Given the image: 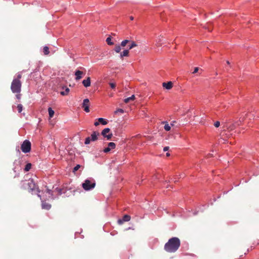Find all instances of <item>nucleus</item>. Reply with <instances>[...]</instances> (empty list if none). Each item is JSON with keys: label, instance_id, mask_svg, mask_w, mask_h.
<instances>
[{"label": "nucleus", "instance_id": "f257e3e1", "mask_svg": "<svg viewBox=\"0 0 259 259\" xmlns=\"http://www.w3.org/2000/svg\"><path fill=\"white\" fill-rule=\"evenodd\" d=\"M21 184L22 188L28 190L29 192L32 194L37 195L41 199L40 190L38 185L34 182L32 179L21 181Z\"/></svg>", "mask_w": 259, "mask_h": 259}, {"label": "nucleus", "instance_id": "f03ea898", "mask_svg": "<svg viewBox=\"0 0 259 259\" xmlns=\"http://www.w3.org/2000/svg\"><path fill=\"white\" fill-rule=\"evenodd\" d=\"M180 245V240L178 238L172 237L165 244L164 248L168 252H174L178 249Z\"/></svg>", "mask_w": 259, "mask_h": 259}, {"label": "nucleus", "instance_id": "7ed1b4c3", "mask_svg": "<svg viewBox=\"0 0 259 259\" xmlns=\"http://www.w3.org/2000/svg\"><path fill=\"white\" fill-rule=\"evenodd\" d=\"M21 78V72H19L16 74V77L12 80L11 85V90L13 93H20L21 92L22 82L20 79Z\"/></svg>", "mask_w": 259, "mask_h": 259}, {"label": "nucleus", "instance_id": "20e7f679", "mask_svg": "<svg viewBox=\"0 0 259 259\" xmlns=\"http://www.w3.org/2000/svg\"><path fill=\"white\" fill-rule=\"evenodd\" d=\"M53 189L54 191L55 198L62 195V194H66V195L67 196V192L68 191H69L71 193H74L76 191L74 188L69 186H63L61 188L59 187L54 188V186H53Z\"/></svg>", "mask_w": 259, "mask_h": 259}, {"label": "nucleus", "instance_id": "39448f33", "mask_svg": "<svg viewBox=\"0 0 259 259\" xmlns=\"http://www.w3.org/2000/svg\"><path fill=\"white\" fill-rule=\"evenodd\" d=\"M96 186L95 181L93 179H86L82 184L83 189L85 191H90Z\"/></svg>", "mask_w": 259, "mask_h": 259}, {"label": "nucleus", "instance_id": "423d86ee", "mask_svg": "<svg viewBox=\"0 0 259 259\" xmlns=\"http://www.w3.org/2000/svg\"><path fill=\"white\" fill-rule=\"evenodd\" d=\"M21 149L24 153L30 152L31 149V142L28 140H24L21 145Z\"/></svg>", "mask_w": 259, "mask_h": 259}, {"label": "nucleus", "instance_id": "0eeeda50", "mask_svg": "<svg viewBox=\"0 0 259 259\" xmlns=\"http://www.w3.org/2000/svg\"><path fill=\"white\" fill-rule=\"evenodd\" d=\"M110 131V129L109 128H104L101 132V135L104 137V138H106L107 140H110L113 136L112 133L107 134L109 133Z\"/></svg>", "mask_w": 259, "mask_h": 259}, {"label": "nucleus", "instance_id": "6e6552de", "mask_svg": "<svg viewBox=\"0 0 259 259\" xmlns=\"http://www.w3.org/2000/svg\"><path fill=\"white\" fill-rule=\"evenodd\" d=\"M82 107L85 112H90V101L89 99L87 98L83 100Z\"/></svg>", "mask_w": 259, "mask_h": 259}, {"label": "nucleus", "instance_id": "1a4fd4ad", "mask_svg": "<svg viewBox=\"0 0 259 259\" xmlns=\"http://www.w3.org/2000/svg\"><path fill=\"white\" fill-rule=\"evenodd\" d=\"M116 144L113 142H109L108 144V147L104 149L103 152L105 153H109L112 149H115Z\"/></svg>", "mask_w": 259, "mask_h": 259}, {"label": "nucleus", "instance_id": "9d476101", "mask_svg": "<svg viewBox=\"0 0 259 259\" xmlns=\"http://www.w3.org/2000/svg\"><path fill=\"white\" fill-rule=\"evenodd\" d=\"M241 123H242V121H241L240 120H238V121L235 122L234 123H233L230 124L228 126V129L229 131H232L234 130L237 126L240 125L241 124Z\"/></svg>", "mask_w": 259, "mask_h": 259}, {"label": "nucleus", "instance_id": "9b49d317", "mask_svg": "<svg viewBox=\"0 0 259 259\" xmlns=\"http://www.w3.org/2000/svg\"><path fill=\"white\" fill-rule=\"evenodd\" d=\"M131 216L128 214H124L121 219H119L118 220L117 222L119 225H121L123 224L124 222H128L131 220Z\"/></svg>", "mask_w": 259, "mask_h": 259}, {"label": "nucleus", "instance_id": "f8f14e48", "mask_svg": "<svg viewBox=\"0 0 259 259\" xmlns=\"http://www.w3.org/2000/svg\"><path fill=\"white\" fill-rule=\"evenodd\" d=\"M83 74V72L79 70H76L74 72L75 76V79L76 80H79L82 78V75Z\"/></svg>", "mask_w": 259, "mask_h": 259}, {"label": "nucleus", "instance_id": "ddd939ff", "mask_svg": "<svg viewBox=\"0 0 259 259\" xmlns=\"http://www.w3.org/2000/svg\"><path fill=\"white\" fill-rule=\"evenodd\" d=\"M45 192L48 194L49 195V198L51 199H54L55 198V195H54V191H53V189H49L46 186V189L45 190Z\"/></svg>", "mask_w": 259, "mask_h": 259}, {"label": "nucleus", "instance_id": "4468645a", "mask_svg": "<svg viewBox=\"0 0 259 259\" xmlns=\"http://www.w3.org/2000/svg\"><path fill=\"white\" fill-rule=\"evenodd\" d=\"M162 87L167 90H170L172 88L173 83L170 81H167L166 82H164L162 83Z\"/></svg>", "mask_w": 259, "mask_h": 259}, {"label": "nucleus", "instance_id": "2eb2a0df", "mask_svg": "<svg viewBox=\"0 0 259 259\" xmlns=\"http://www.w3.org/2000/svg\"><path fill=\"white\" fill-rule=\"evenodd\" d=\"M41 207L42 209L49 210L51 208V205L44 200L41 201Z\"/></svg>", "mask_w": 259, "mask_h": 259}, {"label": "nucleus", "instance_id": "dca6fc26", "mask_svg": "<svg viewBox=\"0 0 259 259\" xmlns=\"http://www.w3.org/2000/svg\"><path fill=\"white\" fill-rule=\"evenodd\" d=\"M100 134L98 132L94 131L91 134V139L92 141H96L98 140V136Z\"/></svg>", "mask_w": 259, "mask_h": 259}, {"label": "nucleus", "instance_id": "f3484780", "mask_svg": "<svg viewBox=\"0 0 259 259\" xmlns=\"http://www.w3.org/2000/svg\"><path fill=\"white\" fill-rule=\"evenodd\" d=\"M82 83L84 87H89L91 85V78L88 77L86 79L83 80Z\"/></svg>", "mask_w": 259, "mask_h": 259}, {"label": "nucleus", "instance_id": "a211bd4d", "mask_svg": "<svg viewBox=\"0 0 259 259\" xmlns=\"http://www.w3.org/2000/svg\"><path fill=\"white\" fill-rule=\"evenodd\" d=\"M62 89H65L64 91H61L60 92V94L62 96H66L69 94V92L70 91L69 89L66 86H63L62 87Z\"/></svg>", "mask_w": 259, "mask_h": 259}, {"label": "nucleus", "instance_id": "6ab92c4d", "mask_svg": "<svg viewBox=\"0 0 259 259\" xmlns=\"http://www.w3.org/2000/svg\"><path fill=\"white\" fill-rule=\"evenodd\" d=\"M129 56V50L127 49L124 50L120 54V58L122 59L123 57H128Z\"/></svg>", "mask_w": 259, "mask_h": 259}, {"label": "nucleus", "instance_id": "aec40b11", "mask_svg": "<svg viewBox=\"0 0 259 259\" xmlns=\"http://www.w3.org/2000/svg\"><path fill=\"white\" fill-rule=\"evenodd\" d=\"M97 120L99 121V123L102 124V125H106L108 123V121L107 119L100 117L97 119Z\"/></svg>", "mask_w": 259, "mask_h": 259}, {"label": "nucleus", "instance_id": "412c9836", "mask_svg": "<svg viewBox=\"0 0 259 259\" xmlns=\"http://www.w3.org/2000/svg\"><path fill=\"white\" fill-rule=\"evenodd\" d=\"M162 123L163 124H165L164 126V129L165 130V131H166V132H168L170 130L171 126L168 124L167 121H163Z\"/></svg>", "mask_w": 259, "mask_h": 259}, {"label": "nucleus", "instance_id": "4be33fe9", "mask_svg": "<svg viewBox=\"0 0 259 259\" xmlns=\"http://www.w3.org/2000/svg\"><path fill=\"white\" fill-rule=\"evenodd\" d=\"M130 42H131V44L130 45H128V47H127V48L129 50H131L133 48L137 46V44H136V42L135 41H131Z\"/></svg>", "mask_w": 259, "mask_h": 259}, {"label": "nucleus", "instance_id": "5701e85b", "mask_svg": "<svg viewBox=\"0 0 259 259\" xmlns=\"http://www.w3.org/2000/svg\"><path fill=\"white\" fill-rule=\"evenodd\" d=\"M48 112H49V118H52L54 115L55 112L52 109V108L51 107L48 108Z\"/></svg>", "mask_w": 259, "mask_h": 259}, {"label": "nucleus", "instance_id": "b1692460", "mask_svg": "<svg viewBox=\"0 0 259 259\" xmlns=\"http://www.w3.org/2000/svg\"><path fill=\"white\" fill-rule=\"evenodd\" d=\"M32 166V164L31 163H28L26 164L25 166V167L24 168V171L25 172H27L30 170Z\"/></svg>", "mask_w": 259, "mask_h": 259}, {"label": "nucleus", "instance_id": "393cba45", "mask_svg": "<svg viewBox=\"0 0 259 259\" xmlns=\"http://www.w3.org/2000/svg\"><path fill=\"white\" fill-rule=\"evenodd\" d=\"M106 41L107 44L109 46L114 45V42L112 41V37L110 36L106 38Z\"/></svg>", "mask_w": 259, "mask_h": 259}, {"label": "nucleus", "instance_id": "a878e982", "mask_svg": "<svg viewBox=\"0 0 259 259\" xmlns=\"http://www.w3.org/2000/svg\"><path fill=\"white\" fill-rule=\"evenodd\" d=\"M135 99V96L134 95H133L131 97L127 98L124 100V102L125 103H127L130 101L132 100L134 101Z\"/></svg>", "mask_w": 259, "mask_h": 259}, {"label": "nucleus", "instance_id": "bb28decb", "mask_svg": "<svg viewBox=\"0 0 259 259\" xmlns=\"http://www.w3.org/2000/svg\"><path fill=\"white\" fill-rule=\"evenodd\" d=\"M131 42V40L128 39H124L123 41H121L120 44V46L121 47H125L127 44L130 43Z\"/></svg>", "mask_w": 259, "mask_h": 259}, {"label": "nucleus", "instance_id": "cd10ccee", "mask_svg": "<svg viewBox=\"0 0 259 259\" xmlns=\"http://www.w3.org/2000/svg\"><path fill=\"white\" fill-rule=\"evenodd\" d=\"M161 177V175L158 172H156L152 177L153 180L159 179Z\"/></svg>", "mask_w": 259, "mask_h": 259}, {"label": "nucleus", "instance_id": "c85d7f7f", "mask_svg": "<svg viewBox=\"0 0 259 259\" xmlns=\"http://www.w3.org/2000/svg\"><path fill=\"white\" fill-rule=\"evenodd\" d=\"M43 52L46 55L49 54L50 51L49 47L47 46H45L43 49Z\"/></svg>", "mask_w": 259, "mask_h": 259}, {"label": "nucleus", "instance_id": "c756f323", "mask_svg": "<svg viewBox=\"0 0 259 259\" xmlns=\"http://www.w3.org/2000/svg\"><path fill=\"white\" fill-rule=\"evenodd\" d=\"M114 50L116 53H120L121 51V46L119 45H116L114 49Z\"/></svg>", "mask_w": 259, "mask_h": 259}, {"label": "nucleus", "instance_id": "7c9ffc66", "mask_svg": "<svg viewBox=\"0 0 259 259\" xmlns=\"http://www.w3.org/2000/svg\"><path fill=\"white\" fill-rule=\"evenodd\" d=\"M199 67H195V68H194V71H193V72H192V73H193V74H195V73H196L198 72L199 71ZM200 72H199V74H201V73H202V69H200Z\"/></svg>", "mask_w": 259, "mask_h": 259}, {"label": "nucleus", "instance_id": "2f4dec72", "mask_svg": "<svg viewBox=\"0 0 259 259\" xmlns=\"http://www.w3.org/2000/svg\"><path fill=\"white\" fill-rule=\"evenodd\" d=\"M18 113H21L23 110V106L22 104H19L17 106Z\"/></svg>", "mask_w": 259, "mask_h": 259}, {"label": "nucleus", "instance_id": "473e14b6", "mask_svg": "<svg viewBox=\"0 0 259 259\" xmlns=\"http://www.w3.org/2000/svg\"><path fill=\"white\" fill-rule=\"evenodd\" d=\"M81 165L80 164H77L73 169L72 172L75 173L76 171H77L80 167Z\"/></svg>", "mask_w": 259, "mask_h": 259}, {"label": "nucleus", "instance_id": "72a5a7b5", "mask_svg": "<svg viewBox=\"0 0 259 259\" xmlns=\"http://www.w3.org/2000/svg\"><path fill=\"white\" fill-rule=\"evenodd\" d=\"M91 141L92 140H91V138L90 137H88L86 138L85 139V141H84V144H85V145L89 144Z\"/></svg>", "mask_w": 259, "mask_h": 259}, {"label": "nucleus", "instance_id": "f704fd0d", "mask_svg": "<svg viewBox=\"0 0 259 259\" xmlns=\"http://www.w3.org/2000/svg\"><path fill=\"white\" fill-rule=\"evenodd\" d=\"M118 112L120 113H123L124 112V111L123 109L121 108H118L114 112L115 114H117Z\"/></svg>", "mask_w": 259, "mask_h": 259}, {"label": "nucleus", "instance_id": "c9c22d12", "mask_svg": "<svg viewBox=\"0 0 259 259\" xmlns=\"http://www.w3.org/2000/svg\"><path fill=\"white\" fill-rule=\"evenodd\" d=\"M109 84L110 88L112 89H114L116 86V84L115 82H109Z\"/></svg>", "mask_w": 259, "mask_h": 259}, {"label": "nucleus", "instance_id": "e433bc0d", "mask_svg": "<svg viewBox=\"0 0 259 259\" xmlns=\"http://www.w3.org/2000/svg\"><path fill=\"white\" fill-rule=\"evenodd\" d=\"M220 125V122L219 121H217L214 123V126L215 127H218Z\"/></svg>", "mask_w": 259, "mask_h": 259}, {"label": "nucleus", "instance_id": "4c0bfd02", "mask_svg": "<svg viewBox=\"0 0 259 259\" xmlns=\"http://www.w3.org/2000/svg\"><path fill=\"white\" fill-rule=\"evenodd\" d=\"M16 98L19 100L21 99V94L20 93H16Z\"/></svg>", "mask_w": 259, "mask_h": 259}, {"label": "nucleus", "instance_id": "58836bf2", "mask_svg": "<svg viewBox=\"0 0 259 259\" xmlns=\"http://www.w3.org/2000/svg\"><path fill=\"white\" fill-rule=\"evenodd\" d=\"M168 150H169V147L168 146L164 147V148H163V151H167Z\"/></svg>", "mask_w": 259, "mask_h": 259}, {"label": "nucleus", "instance_id": "ea45409f", "mask_svg": "<svg viewBox=\"0 0 259 259\" xmlns=\"http://www.w3.org/2000/svg\"><path fill=\"white\" fill-rule=\"evenodd\" d=\"M99 124H100V123H99V121H98H98H95V122H94V125H95V126H98V125H99Z\"/></svg>", "mask_w": 259, "mask_h": 259}, {"label": "nucleus", "instance_id": "a19ab883", "mask_svg": "<svg viewBox=\"0 0 259 259\" xmlns=\"http://www.w3.org/2000/svg\"><path fill=\"white\" fill-rule=\"evenodd\" d=\"M169 182H170V180H168V181H166H166H162V183H163V184H166V183H169Z\"/></svg>", "mask_w": 259, "mask_h": 259}, {"label": "nucleus", "instance_id": "79ce46f5", "mask_svg": "<svg viewBox=\"0 0 259 259\" xmlns=\"http://www.w3.org/2000/svg\"><path fill=\"white\" fill-rule=\"evenodd\" d=\"M116 233H117V232H115V231H113V232H112L111 233V235H115V234H116Z\"/></svg>", "mask_w": 259, "mask_h": 259}, {"label": "nucleus", "instance_id": "37998d69", "mask_svg": "<svg viewBox=\"0 0 259 259\" xmlns=\"http://www.w3.org/2000/svg\"><path fill=\"white\" fill-rule=\"evenodd\" d=\"M19 177V174H16L15 176H14V178H17V177Z\"/></svg>", "mask_w": 259, "mask_h": 259}, {"label": "nucleus", "instance_id": "c03bdc74", "mask_svg": "<svg viewBox=\"0 0 259 259\" xmlns=\"http://www.w3.org/2000/svg\"><path fill=\"white\" fill-rule=\"evenodd\" d=\"M130 19L131 20H133L134 19V17L133 16H131L130 17Z\"/></svg>", "mask_w": 259, "mask_h": 259}, {"label": "nucleus", "instance_id": "a18cd8bd", "mask_svg": "<svg viewBox=\"0 0 259 259\" xmlns=\"http://www.w3.org/2000/svg\"><path fill=\"white\" fill-rule=\"evenodd\" d=\"M175 122H176V121H172V122H171V123H170V126H173V125H174V123H175Z\"/></svg>", "mask_w": 259, "mask_h": 259}, {"label": "nucleus", "instance_id": "49530a36", "mask_svg": "<svg viewBox=\"0 0 259 259\" xmlns=\"http://www.w3.org/2000/svg\"><path fill=\"white\" fill-rule=\"evenodd\" d=\"M174 181L175 183H177L178 182V180H177L176 178H174Z\"/></svg>", "mask_w": 259, "mask_h": 259}, {"label": "nucleus", "instance_id": "de8ad7c7", "mask_svg": "<svg viewBox=\"0 0 259 259\" xmlns=\"http://www.w3.org/2000/svg\"><path fill=\"white\" fill-rule=\"evenodd\" d=\"M249 249H248L247 250V251H246V252L244 253V254L245 255L247 254L249 252Z\"/></svg>", "mask_w": 259, "mask_h": 259}, {"label": "nucleus", "instance_id": "09e8293b", "mask_svg": "<svg viewBox=\"0 0 259 259\" xmlns=\"http://www.w3.org/2000/svg\"><path fill=\"white\" fill-rule=\"evenodd\" d=\"M249 249H248L247 250V251H246V252L244 253V254L245 255L247 254L249 252Z\"/></svg>", "mask_w": 259, "mask_h": 259}, {"label": "nucleus", "instance_id": "8fccbe9b", "mask_svg": "<svg viewBox=\"0 0 259 259\" xmlns=\"http://www.w3.org/2000/svg\"><path fill=\"white\" fill-rule=\"evenodd\" d=\"M249 249H248L247 250V251H246V252L244 253V254L245 255L247 254L249 252Z\"/></svg>", "mask_w": 259, "mask_h": 259}, {"label": "nucleus", "instance_id": "3c124183", "mask_svg": "<svg viewBox=\"0 0 259 259\" xmlns=\"http://www.w3.org/2000/svg\"><path fill=\"white\" fill-rule=\"evenodd\" d=\"M169 187H170L171 188H172V187H171L170 185H167L166 188H168Z\"/></svg>", "mask_w": 259, "mask_h": 259}, {"label": "nucleus", "instance_id": "603ef678", "mask_svg": "<svg viewBox=\"0 0 259 259\" xmlns=\"http://www.w3.org/2000/svg\"><path fill=\"white\" fill-rule=\"evenodd\" d=\"M166 156H170V154L168 152L166 153Z\"/></svg>", "mask_w": 259, "mask_h": 259}, {"label": "nucleus", "instance_id": "864d4df0", "mask_svg": "<svg viewBox=\"0 0 259 259\" xmlns=\"http://www.w3.org/2000/svg\"><path fill=\"white\" fill-rule=\"evenodd\" d=\"M242 257H243V255H241L240 256V259H242Z\"/></svg>", "mask_w": 259, "mask_h": 259}, {"label": "nucleus", "instance_id": "5fc2aeb1", "mask_svg": "<svg viewBox=\"0 0 259 259\" xmlns=\"http://www.w3.org/2000/svg\"><path fill=\"white\" fill-rule=\"evenodd\" d=\"M182 177H183V175H180V178H182Z\"/></svg>", "mask_w": 259, "mask_h": 259}, {"label": "nucleus", "instance_id": "6e6d98bb", "mask_svg": "<svg viewBox=\"0 0 259 259\" xmlns=\"http://www.w3.org/2000/svg\"><path fill=\"white\" fill-rule=\"evenodd\" d=\"M227 63L228 64H230V62H229V61H227Z\"/></svg>", "mask_w": 259, "mask_h": 259}, {"label": "nucleus", "instance_id": "4d7b16f0", "mask_svg": "<svg viewBox=\"0 0 259 259\" xmlns=\"http://www.w3.org/2000/svg\"><path fill=\"white\" fill-rule=\"evenodd\" d=\"M220 197H221V195H219V196H218L217 198H220Z\"/></svg>", "mask_w": 259, "mask_h": 259}, {"label": "nucleus", "instance_id": "13d9d810", "mask_svg": "<svg viewBox=\"0 0 259 259\" xmlns=\"http://www.w3.org/2000/svg\"><path fill=\"white\" fill-rule=\"evenodd\" d=\"M13 170H14V171L15 172H16V170H15V167H14V168H13Z\"/></svg>", "mask_w": 259, "mask_h": 259}, {"label": "nucleus", "instance_id": "bf43d9fd", "mask_svg": "<svg viewBox=\"0 0 259 259\" xmlns=\"http://www.w3.org/2000/svg\"><path fill=\"white\" fill-rule=\"evenodd\" d=\"M80 69H84V68L83 67H80Z\"/></svg>", "mask_w": 259, "mask_h": 259}, {"label": "nucleus", "instance_id": "052dcab7", "mask_svg": "<svg viewBox=\"0 0 259 259\" xmlns=\"http://www.w3.org/2000/svg\"><path fill=\"white\" fill-rule=\"evenodd\" d=\"M217 198H214V201H215L217 200Z\"/></svg>", "mask_w": 259, "mask_h": 259}, {"label": "nucleus", "instance_id": "680f3d73", "mask_svg": "<svg viewBox=\"0 0 259 259\" xmlns=\"http://www.w3.org/2000/svg\"><path fill=\"white\" fill-rule=\"evenodd\" d=\"M209 31H211V29H208Z\"/></svg>", "mask_w": 259, "mask_h": 259}, {"label": "nucleus", "instance_id": "e2e57ef3", "mask_svg": "<svg viewBox=\"0 0 259 259\" xmlns=\"http://www.w3.org/2000/svg\"><path fill=\"white\" fill-rule=\"evenodd\" d=\"M257 244V245H259V242H258Z\"/></svg>", "mask_w": 259, "mask_h": 259}]
</instances>
